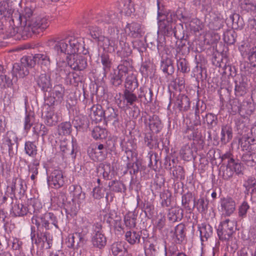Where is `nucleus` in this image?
I'll use <instances>...</instances> for the list:
<instances>
[{
    "instance_id": "1",
    "label": "nucleus",
    "mask_w": 256,
    "mask_h": 256,
    "mask_svg": "<svg viewBox=\"0 0 256 256\" xmlns=\"http://www.w3.org/2000/svg\"><path fill=\"white\" fill-rule=\"evenodd\" d=\"M54 50L59 56H66L67 66L70 68L82 71L88 66V60L82 56L75 55L76 54H86L88 50L84 47V42L81 38L68 36L60 39L58 37L54 38Z\"/></svg>"
},
{
    "instance_id": "2",
    "label": "nucleus",
    "mask_w": 256,
    "mask_h": 256,
    "mask_svg": "<svg viewBox=\"0 0 256 256\" xmlns=\"http://www.w3.org/2000/svg\"><path fill=\"white\" fill-rule=\"evenodd\" d=\"M18 144L16 134L10 130L8 131L3 136L0 148L3 153L8 152L11 158L17 154Z\"/></svg>"
},
{
    "instance_id": "3",
    "label": "nucleus",
    "mask_w": 256,
    "mask_h": 256,
    "mask_svg": "<svg viewBox=\"0 0 256 256\" xmlns=\"http://www.w3.org/2000/svg\"><path fill=\"white\" fill-rule=\"evenodd\" d=\"M56 71L60 76L65 79L67 84L77 86L82 80V78L75 72H70V66H67L64 60L57 61Z\"/></svg>"
},
{
    "instance_id": "4",
    "label": "nucleus",
    "mask_w": 256,
    "mask_h": 256,
    "mask_svg": "<svg viewBox=\"0 0 256 256\" xmlns=\"http://www.w3.org/2000/svg\"><path fill=\"white\" fill-rule=\"evenodd\" d=\"M244 166L238 160H230L225 165L222 164L220 168L219 176L224 180H229L235 172L238 175L242 174Z\"/></svg>"
},
{
    "instance_id": "5",
    "label": "nucleus",
    "mask_w": 256,
    "mask_h": 256,
    "mask_svg": "<svg viewBox=\"0 0 256 256\" xmlns=\"http://www.w3.org/2000/svg\"><path fill=\"white\" fill-rule=\"evenodd\" d=\"M236 227V222L234 219L226 218L220 224L217 229L219 238L222 241H228L232 238Z\"/></svg>"
},
{
    "instance_id": "6",
    "label": "nucleus",
    "mask_w": 256,
    "mask_h": 256,
    "mask_svg": "<svg viewBox=\"0 0 256 256\" xmlns=\"http://www.w3.org/2000/svg\"><path fill=\"white\" fill-rule=\"evenodd\" d=\"M49 17L44 14L38 15L32 18L31 22H28V26H26L30 31V38L33 34H38L42 32L50 25Z\"/></svg>"
},
{
    "instance_id": "7",
    "label": "nucleus",
    "mask_w": 256,
    "mask_h": 256,
    "mask_svg": "<svg viewBox=\"0 0 256 256\" xmlns=\"http://www.w3.org/2000/svg\"><path fill=\"white\" fill-rule=\"evenodd\" d=\"M64 88L62 84L55 85L52 89L44 94V104L46 105H57L64 100Z\"/></svg>"
},
{
    "instance_id": "8",
    "label": "nucleus",
    "mask_w": 256,
    "mask_h": 256,
    "mask_svg": "<svg viewBox=\"0 0 256 256\" xmlns=\"http://www.w3.org/2000/svg\"><path fill=\"white\" fill-rule=\"evenodd\" d=\"M34 62L28 56H23L20 63H15L13 65L12 75L13 78L17 80L18 76L24 78L28 76L29 73V68H34Z\"/></svg>"
},
{
    "instance_id": "9",
    "label": "nucleus",
    "mask_w": 256,
    "mask_h": 256,
    "mask_svg": "<svg viewBox=\"0 0 256 256\" xmlns=\"http://www.w3.org/2000/svg\"><path fill=\"white\" fill-rule=\"evenodd\" d=\"M93 20L98 24L104 26L106 25L118 24L120 18L118 14L113 10L102 12L94 16Z\"/></svg>"
},
{
    "instance_id": "10",
    "label": "nucleus",
    "mask_w": 256,
    "mask_h": 256,
    "mask_svg": "<svg viewBox=\"0 0 256 256\" xmlns=\"http://www.w3.org/2000/svg\"><path fill=\"white\" fill-rule=\"evenodd\" d=\"M87 153L90 158L94 161L102 162L106 158L107 146L104 144H99L89 146Z\"/></svg>"
},
{
    "instance_id": "11",
    "label": "nucleus",
    "mask_w": 256,
    "mask_h": 256,
    "mask_svg": "<svg viewBox=\"0 0 256 256\" xmlns=\"http://www.w3.org/2000/svg\"><path fill=\"white\" fill-rule=\"evenodd\" d=\"M36 16L32 8L26 6L24 8L22 14H15L12 18V22L14 24L16 21L18 25L22 24L25 26H28V22H31L32 18Z\"/></svg>"
},
{
    "instance_id": "12",
    "label": "nucleus",
    "mask_w": 256,
    "mask_h": 256,
    "mask_svg": "<svg viewBox=\"0 0 256 256\" xmlns=\"http://www.w3.org/2000/svg\"><path fill=\"white\" fill-rule=\"evenodd\" d=\"M46 110L42 112V118L44 124L49 126H52L60 121V116L55 112L54 105H46L44 104Z\"/></svg>"
},
{
    "instance_id": "13",
    "label": "nucleus",
    "mask_w": 256,
    "mask_h": 256,
    "mask_svg": "<svg viewBox=\"0 0 256 256\" xmlns=\"http://www.w3.org/2000/svg\"><path fill=\"white\" fill-rule=\"evenodd\" d=\"M101 230L102 226L100 224H96L93 226L92 242L94 246L99 248H104L106 243V238Z\"/></svg>"
},
{
    "instance_id": "14",
    "label": "nucleus",
    "mask_w": 256,
    "mask_h": 256,
    "mask_svg": "<svg viewBox=\"0 0 256 256\" xmlns=\"http://www.w3.org/2000/svg\"><path fill=\"white\" fill-rule=\"evenodd\" d=\"M64 178L62 171L60 169H55L48 178V183L50 186L58 188L64 184Z\"/></svg>"
},
{
    "instance_id": "15",
    "label": "nucleus",
    "mask_w": 256,
    "mask_h": 256,
    "mask_svg": "<svg viewBox=\"0 0 256 256\" xmlns=\"http://www.w3.org/2000/svg\"><path fill=\"white\" fill-rule=\"evenodd\" d=\"M34 62V68L37 63L41 66L42 68L46 72L48 70L50 66V60L49 56L46 53L37 54L34 56H28Z\"/></svg>"
},
{
    "instance_id": "16",
    "label": "nucleus",
    "mask_w": 256,
    "mask_h": 256,
    "mask_svg": "<svg viewBox=\"0 0 256 256\" xmlns=\"http://www.w3.org/2000/svg\"><path fill=\"white\" fill-rule=\"evenodd\" d=\"M88 232V230L86 228H84L80 231L78 229V232H76L72 234H70L68 236L67 240L68 246L69 248H72L75 242V239H76L77 244L80 246L84 244V241L85 236Z\"/></svg>"
},
{
    "instance_id": "17",
    "label": "nucleus",
    "mask_w": 256,
    "mask_h": 256,
    "mask_svg": "<svg viewBox=\"0 0 256 256\" xmlns=\"http://www.w3.org/2000/svg\"><path fill=\"white\" fill-rule=\"evenodd\" d=\"M153 92L152 90L146 86H141L138 92L139 102L145 106H150L152 102Z\"/></svg>"
},
{
    "instance_id": "18",
    "label": "nucleus",
    "mask_w": 256,
    "mask_h": 256,
    "mask_svg": "<svg viewBox=\"0 0 256 256\" xmlns=\"http://www.w3.org/2000/svg\"><path fill=\"white\" fill-rule=\"evenodd\" d=\"M120 116L119 115V110L117 108L108 107L104 110V120L106 122H112L114 126L118 125L120 122Z\"/></svg>"
},
{
    "instance_id": "19",
    "label": "nucleus",
    "mask_w": 256,
    "mask_h": 256,
    "mask_svg": "<svg viewBox=\"0 0 256 256\" xmlns=\"http://www.w3.org/2000/svg\"><path fill=\"white\" fill-rule=\"evenodd\" d=\"M120 146L122 150L124 151L126 155L127 159L130 161L132 160L136 154L135 150L136 146L134 140L131 139H124L120 142Z\"/></svg>"
},
{
    "instance_id": "20",
    "label": "nucleus",
    "mask_w": 256,
    "mask_h": 256,
    "mask_svg": "<svg viewBox=\"0 0 256 256\" xmlns=\"http://www.w3.org/2000/svg\"><path fill=\"white\" fill-rule=\"evenodd\" d=\"M12 22L14 27L13 26L12 27L10 26L7 31L8 36L12 37L14 36L16 34H19L24 39L30 38L29 32H30V31H29L28 28L26 26H24L22 24L18 25L16 21L14 24Z\"/></svg>"
},
{
    "instance_id": "21",
    "label": "nucleus",
    "mask_w": 256,
    "mask_h": 256,
    "mask_svg": "<svg viewBox=\"0 0 256 256\" xmlns=\"http://www.w3.org/2000/svg\"><path fill=\"white\" fill-rule=\"evenodd\" d=\"M235 94L236 96H244L248 90V84L246 78L244 76H237L234 80Z\"/></svg>"
},
{
    "instance_id": "22",
    "label": "nucleus",
    "mask_w": 256,
    "mask_h": 256,
    "mask_svg": "<svg viewBox=\"0 0 256 256\" xmlns=\"http://www.w3.org/2000/svg\"><path fill=\"white\" fill-rule=\"evenodd\" d=\"M52 236L49 233L38 234L34 243L41 248H50L52 245Z\"/></svg>"
},
{
    "instance_id": "23",
    "label": "nucleus",
    "mask_w": 256,
    "mask_h": 256,
    "mask_svg": "<svg viewBox=\"0 0 256 256\" xmlns=\"http://www.w3.org/2000/svg\"><path fill=\"white\" fill-rule=\"evenodd\" d=\"M142 116L144 118V122L146 126L148 125L151 131L156 133H158L160 131L162 128V124L158 116L155 114L150 116L148 119V122L146 118L144 116Z\"/></svg>"
},
{
    "instance_id": "24",
    "label": "nucleus",
    "mask_w": 256,
    "mask_h": 256,
    "mask_svg": "<svg viewBox=\"0 0 256 256\" xmlns=\"http://www.w3.org/2000/svg\"><path fill=\"white\" fill-rule=\"evenodd\" d=\"M206 104H204L202 101H198L194 110L195 118L194 120V123L195 126H200L202 124V120L200 116L202 118L205 114H207L206 112Z\"/></svg>"
},
{
    "instance_id": "25",
    "label": "nucleus",
    "mask_w": 256,
    "mask_h": 256,
    "mask_svg": "<svg viewBox=\"0 0 256 256\" xmlns=\"http://www.w3.org/2000/svg\"><path fill=\"white\" fill-rule=\"evenodd\" d=\"M176 14V12L171 10H166L164 8L162 10V13L158 12V21L175 24V22L178 20Z\"/></svg>"
},
{
    "instance_id": "26",
    "label": "nucleus",
    "mask_w": 256,
    "mask_h": 256,
    "mask_svg": "<svg viewBox=\"0 0 256 256\" xmlns=\"http://www.w3.org/2000/svg\"><path fill=\"white\" fill-rule=\"evenodd\" d=\"M174 107L178 108L180 112L188 111L190 107V98L185 94H179L174 102Z\"/></svg>"
},
{
    "instance_id": "27",
    "label": "nucleus",
    "mask_w": 256,
    "mask_h": 256,
    "mask_svg": "<svg viewBox=\"0 0 256 256\" xmlns=\"http://www.w3.org/2000/svg\"><path fill=\"white\" fill-rule=\"evenodd\" d=\"M36 82L38 86L44 94L48 92V89L52 88V84L50 76L46 73L40 74L37 78Z\"/></svg>"
},
{
    "instance_id": "28",
    "label": "nucleus",
    "mask_w": 256,
    "mask_h": 256,
    "mask_svg": "<svg viewBox=\"0 0 256 256\" xmlns=\"http://www.w3.org/2000/svg\"><path fill=\"white\" fill-rule=\"evenodd\" d=\"M126 40V38H122L118 41V44H117L116 54L118 56L123 58L128 57L132 54V50Z\"/></svg>"
},
{
    "instance_id": "29",
    "label": "nucleus",
    "mask_w": 256,
    "mask_h": 256,
    "mask_svg": "<svg viewBox=\"0 0 256 256\" xmlns=\"http://www.w3.org/2000/svg\"><path fill=\"white\" fill-rule=\"evenodd\" d=\"M28 212V207L24 205L20 200L12 202L10 210V214L14 216H21L26 215Z\"/></svg>"
},
{
    "instance_id": "30",
    "label": "nucleus",
    "mask_w": 256,
    "mask_h": 256,
    "mask_svg": "<svg viewBox=\"0 0 256 256\" xmlns=\"http://www.w3.org/2000/svg\"><path fill=\"white\" fill-rule=\"evenodd\" d=\"M220 204L223 214L226 216H230L235 210V202L232 198H226L222 199Z\"/></svg>"
},
{
    "instance_id": "31",
    "label": "nucleus",
    "mask_w": 256,
    "mask_h": 256,
    "mask_svg": "<svg viewBox=\"0 0 256 256\" xmlns=\"http://www.w3.org/2000/svg\"><path fill=\"white\" fill-rule=\"evenodd\" d=\"M124 102L127 106H132L135 109L138 110V113L136 116H138L140 113V110L138 107L136 106L137 102H139L138 95L136 96L134 92H124L123 96Z\"/></svg>"
},
{
    "instance_id": "32",
    "label": "nucleus",
    "mask_w": 256,
    "mask_h": 256,
    "mask_svg": "<svg viewBox=\"0 0 256 256\" xmlns=\"http://www.w3.org/2000/svg\"><path fill=\"white\" fill-rule=\"evenodd\" d=\"M90 116L92 121L98 123L104 118V110L100 104L94 105L90 108Z\"/></svg>"
},
{
    "instance_id": "33",
    "label": "nucleus",
    "mask_w": 256,
    "mask_h": 256,
    "mask_svg": "<svg viewBox=\"0 0 256 256\" xmlns=\"http://www.w3.org/2000/svg\"><path fill=\"white\" fill-rule=\"evenodd\" d=\"M128 30V35L133 38H140L144 34L141 24L138 22L128 24L126 27V32Z\"/></svg>"
},
{
    "instance_id": "34",
    "label": "nucleus",
    "mask_w": 256,
    "mask_h": 256,
    "mask_svg": "<svg viewBox=\"0 0 256 256\" xmlns=\"http://www.w3.org/2000/svg\"><path fill=\"white\" fill-rule=\"evenodd\" d=\"M118 9L119 12L129 16L134 12V8L131 0H121L118 2Z\"/></svg>"
},
{
    "instance_id": "35",
    "label": "nucleus",
    "mask_w": 256,
    "mask_h": 256,
    "mask_svg": "<svg viewBox=\"0 0 256 256\" xmlns=\"http://www.w3.org/2000/svg\"><path fill=\"white\" fill-rule=\"evenodd\" d=\"M138 86V83L135 74H128L124 82L125 90L124 92H134Z\"/></svg>"
},
{
    "instance_id": "36",
    "label": "nucleus",
    "mask_w": 256,
    "mask_h": 256,
    "mask_svg": "<svg viewBox=\"0 0 256 256\" xmlns=\"http://www.w3.org/2000/svg\"><path fill=\"white\" fill-rule=\"evenodd\" d=\"M13 2H0V19L4 18H10L14 11V8L12 5Z\"/></svg>"
},
{
    "instance_id": "37",
    "label": "nucleus",
    "mask_w": 256,
    "mask_h": 256,
    "mask_svg": "<svg viewBox=\"0 0 256 256\" xmlns=\"http://www.w3.org/2000/svg\"><path fill=\"white\" fill-rule=\"evenodd\" d=\"M100 62L102 66L104 76L106 77V74L110 72L112 66V59L107 52H103L100 56Z\"/></svg>"
},
{
    "instance_id": "38",
    "label": "nucleus",
    "mask_w": 256,
    "mask_h": 256,
    "mask_svg": "<svg viewBox=\"0 0 256 256\" xmlns=\"http://www.w3.org/2000/svg\"><path fill=\"white\" fill-rule=\"evenodd\" d=\"M158 32L164 36H170L174 34L176 36V32L174 31V24L171 23L166 24L165 22L158 21Z\"/></svg>"
},
{
    "instance_id": "39",
    "label": "nucleus",
    "mask_w": 256,
    "mask_h": 256,
    "mask_svg": "<svg viewBox=\"0 0 256 256\" xmlns=\"http://www.w3.org/2000/svg\"><path fill=\"white\" fill-rule=\"evenodd\" d=\"M126 76L125 74L120 71L119 72L118 69L114 70V73L110 75V83L115 88L122 86L123 80Z\"/></svg>"
},
{
    "instance_id": "40",
    "label": "nucleus",
    "mask_w": 256,
    "mask_h": 256,
    "mask_svg": "<svg viewBox=\"0 0 256 256\" xmlns=\"http://www.w3.org/2000/svg\"><path fill=\"white\" fill-rule=\"evenodd\" d=\"M184 229V226L180 224L174 228V231L171 232L172 240L175 242L180 244L184 240L185 236Z\"/></svg>"
},
{
    "instance_id": "41",
    "label": "nucleus",
    "mask_w": 256,
    "mask_h": 256,
    "mask_svg": "<svg viewBox=\"0 0 256 256\" xmlns=\"http://www.w3.org/2000/svg\"><path fill=\"white\" fill-rule=\"evenodd\" d=\"M60 150L66 156H70L72 158H75L76 156V152L73 144L68 142L66 141L61 142L60 144Z\"/></svg>"
},
{
    "instance_id": "42",
    "label": "nucleus",
    "mask_w": 256,
    "mask_h": 256,
    "mask_svg": "<svg viewBox=\"0 0 256 256\" xmlns=\"http://www.w3.org/2000/svg\"><path fill=\"white\" fill-rule=\"evenodd\" d=\"M125 240L130 244H138L140 242L141 234L134 230H130L126 232Z\"/></svg>"
},
{
    "instance_id": "43",
    "label": "nucleus",
    "mask_w": 256,
    "mask_h": 256,
    "mask_svg": "<svg viewBox=\"0 0 256 256\" xmlns=\"http://www.w3.org/2000/svg\"><path fill=\"white\" fill-rule=\"evenodd\" d=\"M127 168L132 178L134 176H136L138 172L144 170V166H142V162L136 158L132 162H128L127 164Z\"/></svg>"
},
{
    "instance_id": "44",
    "label": "nucleus",
    "mask_w": 256,
    "mask_h": 256,
    "mask_svg": "<svg viewBox=\"0 0 256 256\" xmlns=\"http://www.w3.org/2000/svg\"><path fill=\"white\" fill-rule=\"evenodd\" d=\"M217 116L212 114H206L204 118L202 120V124H206L209 130L212 129L218 124Z\"/></svg>"
},
{
    "instance_id": "45",
    "label": "nucleus",
    "mask_w": 256,
    "mask_h": 256,
    "mask_svg": "<svg viewBox=\"0 0 256 256\" xmlns=\"http://www.w3.org/2000/svg\"><path fill=\"white\" fill-rule=\"evenodd\" d=\"M125 243L124 242H114L111 246L112 254L114 256H125L127 254V250L124 247Z\"/></svg>"
},
{
    "instance_id": "46",
    "label": "nucleus",
    "mask_w": 256,
    "mask_h": 256,
    "mask_svg": "<svg viewBox=\"0 0 256 256\" xmlns=\"http://www.w3.org/2000/svg\"><path fill=\"white\" fill-rule=\"evenodd\" d=\"M117 69L126 75L128 74L132 69V60L128 56L124 58L121 64L118 66Z\"/></svg>"
},
{
    "instance_id": "47",
    "label": "nucleus",
    "mask_w": 256,
    "mask_h": 256,
    "mask_svg": "<svg viewBox=\"0 0 256 256\" xmlns=\"http://www.w3.org/2000/svg\"><path fill=\"white\" fill-rule=\"evenodd\" d=\"M232 138V127L226 124L222 126L221 130L220 140L222 144H226L228 143Z\"/></svg>"
},
{
    "instance_id": "48",
    "label": "nucleus",
    "mask_w": 256,
    "mask_h": 256,
    "mask_svg": "<svg viewBox=\"0 0 256 256\" xmlns=\"http://www.w3.org/2000/svg\"><path fill=\"white\" fill-rule=\"evenodd\" d=\"M198 230L200 233V236L202 241L208 240L212 234V228L208 224L202 223L198 226Z\"/></svg>"
},
{
    "instance_id": "49",
    "label": "nucleus",
    "mask_w": 256,
    "mask_h": 256,
    "mask_svg": "<svg viewBox=\"0 0 256 256\" xmlns=\"http://www.w3.org/2000/svg\"><path fill=\"white\" fill-rule=\"evenodd\" d=\"M160 68L164 73L172 75L174 73V68L171 59L168 58H162Z\"/></svg>"
},
{
    "instance_id": "50",
    "label": "nucleus",
    "mask_w": 256,
    "mask_h": 256,
    "mask_svg": "<svg viewBox=\"0 0 256 256\" xmlns=\"http://www.w3.org/2000/svg\"><path fill=\"white\" fill-rule=\"evenodd\" d=\"M35 122L34 113L33 111L28 112L26 110V115L24 120V130L28 132Z\"/></svg>"
},
{
    "instance_id": "51",
    "label": "nucleus",
    "mask_w": 256,
    "mask_h": 256,
    "mask_svg": "<svg viewBox=\"0 0 256 256\" xmlns=\"http://www.w3.org/2000/svg\"><path fill=\"white\" fill-rule=\"evenodd\" d=\"M144 142L145 144L150 149L156 148L158 147V139L152 133L148 132L145 134Z\"/></svg>"
},
{
    "instance_id": "52",
    "label": "nucleus",
    "mask_w": 256,
    "mask_h": 256,
    "mask_svg": "<svg viewBox=\"0 0 256 256\" xmlns=\"http://www.w3.org/2000/svg\"><path fill=\"white\" fill-rule=\"evenodd\" d=\"M158 52L162 58H164L165 55L168 54V48L166 46L165 38H160L156 41Z\"/></svg>"
},
{
    "instance_id": "53",
    "label": "nucleus",
    "mask_w": 256,
    "mask_h": 256,
    "mask_svg": "<svg viewBox=\"0 0 256 256\" xmlns=\"http://www.w3.org/2000/svg\"><path fill=\"white\" fill-rule=\"evenodd\" d=\"M38 148L34 142L26 141L24 144L26 154L32 158H34L38 154Z\"/></svg>"
},
{
    "instance_id": "54",
    "label": "nucleus",
    "mask_w": 256,
    "mask_h": 256,
    "mask_svg": "<svg viewBox=\"0 0 256 256\" xmlns=\"http://www.w3.org/2000/svg\"><path fill=\"white\" fill-rule=\"evenodd\" d=\"M50 224L54 225L56 228H58L56 224L57 221L56 216L52 212H48L43 215V222L42 228H44L46 229L49 228V224Z\"/></svg>"
},
{
    "instance_id": "55",
    "label": "nucleus",
    "mask_w": 256,
    "mask_h": 256,
    "mask_svg": "<svg viewBox=\"0 0 256 256\" xmlns=\"http://www.w3.org/2000/svg\"><path fill=\"white\" fill-rule=\"evenodd\" d=\"M92 21L93 22L89 24L88 27L92 38L98 41L100 37L103 36H102V31L99 27L94 25L96 22L93 20Z\"/></svg>"
},
{
    "instance_id": "56",
    "label": "nucleus",
    "mask_w": 256,
    "mask_h": 256,
    "mask_svg": "<svg viewBox=\"0 0 256 256\" xmlns=\"http://www.w3.org/2000/svg\"><path fill=\"white\" fill-rule=\"evenodd\" d=\"M102 176L105 180H111L114 176V167L110 163L106 162L103 164Z\"/></svg>"
},
{
    "instance_id": "57",
    "label": "nucleus",
    "mask_w": 256,
    "mask_h": 256,
    "mask_svg": "<svg viewBox=\"0 0 256 256\" xmlns=\"http://www.w3.org/2000/svg\"><path fill=\"white\" fill-rule=\"evenodd\" d=\"M40 166L39 161L36 160H34L32 162L28 165V170L29 172L32 173L30 179L34 181L37 178V175L38 174V169Z\"/></svg>"
},
{
    "instance_id": "58",
    "label": "nucleus",
    "mask_w": 256,
    "mask_h": 256,
    "mask_svg": "<svg viewBox=\"0 0 256 256\" xmlns=\"http://www.w3.org/2000/svg\"><path fill=\"white\" fill-rule=\"evenodd\" d=\"M161 204L164 207H168L174 204V198L172 193H160Z\"/></svg>"
},
{
    "instance_id": "59",
    "label": "nucleus",
    "mask_w": 256,
    "mask_h": 256,
    "mask_svg": "<svg viewBox=\"0 0 256 256\" xmlns=\"http://www.w3.org/2000/svg\"><path fill=\"white\" fill-rule=\"evenodd\" d=\"M180 153L183 160H184L189 161L192 158H194L193 150L188 144H186L182 147Z\"/></svg>"
},
{
    "instance_id": "60",
    "label": "nucleus",
    "mask_w": 256,
    "mask_h": 256,
    "mask_svg": "<svg viewBox=\"0 0 256 256\" xmlns=\"http://www.w3.org/2000/svg\"><path fill=\"white\" fill-rule=\"evenodd\" d=\"M136 216L132 212H128L124 217V224L129 228H134L136 224Z\"/></svg>"
},
{
    "instance_id": "61",
    "label": "nucleus",
    "mask_w": 256,
    "mask_h": 256,
    "mask_svg": "<svg viewBox=\"0 0 256 256\" xmlns=\"http://www.w3.org/2000/svg\"><path fill=\"white\" fill-rule=\"evenodd\" d=\"M182 217V210L178 207H172L169 210L168 218L170 220L176 222L180 220Z\"/></svg>"
},
{
    "instance_id": "62",
    "label": "nucleus",
    "mask_w": 256,
    "mask_h": 256,
    "mask_svg": "<svg viewBox=\"0 0 256 256\" xmlns=\"http://www.w3.org/2000/svg\"><path fill=\"white\" fill-rule=\"evenodd\" d=\"M170 172V174L172 176V178L175 180H184L185 177V172L180 166H175L173 170Z\"/></svg>"
},
{
    "instance_id": "63",
    "label": "nucleus",
    "mask_w": 256,
    "mask_h": 256,
    "mask_svg": "<svg viewBox=\"0 0 256 256\" xmlns=\"http://www.w3.org/2000/svg\"><path fill=\"white\" fill-rule=\"evenodd\" d=\"M242 161L248 166H253L256 164V154L246 152L242 157Z\"/></svg>"
},
{
    "instance_id": "64",
    "label": "nucleus",
    "mask_w": 256,
    "mask_h": 256,
    "mask_svg": "<svg viewBox=\"0 0 256 256\" xmlns=\"http://www.w3.org/2000/svg\"><path fill=\"white\" fill-rule=\"evenodd\" d=\"M176 16L177 19L180 22L187 23L190 21L191 16L190 14L186 12L184 9L182 8H178L176 11Z\"/></svg>"
}]
</instances>
